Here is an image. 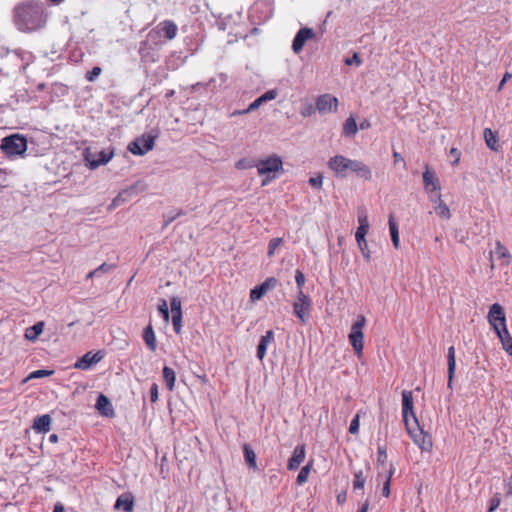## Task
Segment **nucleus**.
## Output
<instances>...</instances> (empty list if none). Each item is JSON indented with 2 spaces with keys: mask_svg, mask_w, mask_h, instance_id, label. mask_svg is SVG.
I'll use <instances>...</instances> for the list:
<instances>
[{
  "mask_svg": "<svg viewBox=\"0 0 512 512\" xmlns=\"http://www.w3.org/2000/svg\"><path fill=\"white\" fill-rule=\"evenodd\" d=\"M96 408L103 416L109 417L114 415V409L108 397L100 394L96 401Z\"/></svg>",
  "mask_w": 512,
  "mask_h": 512,
  "instance_id": "nucleus-20",
  "label": "nucleus"
},
{
  "mask_svg": "<svg viewBox=\"0 0 512 512\" xmlns=\"http://www.w3.org/2000/svg\"><path fill=\"white\" fill-rule=\"evenodd\" d=\"M157 137V134H143L137 137L128 145V151L134 155H145L147 152L151 151L154 148L155 139Z\"/></svg>",
  "mask_w": 512,
  "mask_h": 512,
  "instance_id": "nucleus-9",
  "label": "nucleus"
},
{
  "mask_svg": "<svg viewBox=\"0 0 512 512\" xmlns=\"http://www.w3.org/2000/svg\"><path fill=\"white\" fill-rule=\"evenodd\" d=\"M402 415L405 426L410 424L409 416L412 417L416 426H418V420L414 413L413 395L411 391L404 390L402 392Z\"/></svg>",
  "mask_w": 512,
  "mask_h": 512,
  "instance_id": "nucleus-12",
  "label": "nucleus"
},
{
  "mask_svg": "<svg viewBox=\"0 0 512 512\" xmlns=\"http://www.w3.org/2000/svg\"><path fill=\"white\" fill-rule=\"evenodd\" d=\"M306 455L305 446L298 445L295 447L291 458L288 460L287 468L289 470H297L304 461Z\"/></svg>",
  "mask_w": 512,
  "mask_h": 512,
  "instance_id": "nucleus-18",
  "label": "nucleus"
},
{
  "mask_svg": "<svg viewBox=\"0 0 512 512\" xmlns=\"http://www.w3.org/2000/svg\"><path fill=\"white\" fill-rule=\"evenodd\" d=\"M2 151L9 157L21 156L27 150V139L21 134H13L3 138Z\"/></svg>",
  "mask_w": 512,
  "mask_h": 512,
  "instance_id": "nucleus-6",
  "label": "nucleus"
},
{
  "mask_svg": "<svg viewBox=\"0 0 512 512\" xmlns=\"http://www.w3.org/2000/svg\"><path fill=\"white\" fill-rule=\"evenodd\" d=\"M158 311L163 316L165 321L169 320L170 315H169V310H168V305H167L166 300L160 299L159 305H158Z\"/></svg>",
  "mask_w": 512,
  "mask_h": 512,
  "instance_id": "nucleus-44",
  "label": "nucleus"
},
{
  "mask_svg": "<svg viewBox=\"0 0 512 512\" xmlns=\"http://www.w3.org/2000/svg\"><path fill=\"white\" fill-rule=\"evenodd\" d=\"M447 362H448V369H447V373H448V387L451 389L452 388V382H453V378H454V375H455V370H456V358H455V355H447Z\"/></svg>",
  "mask_w": 512,
  "mask_h": 512,
  "instance_id": "nucleus-33",
  "label": "nucleus"
},
{
  "mask_svg": "<svg viewBox=\"0 0 512 512\" xmlns=\"http://www.w3.org/2000/svg\"><path fill=\"white\" fill-rule=\"evenodd\" d=\"M53 512H64V507H63V505H62V504H60V503H57V504L54 506Z\"/></svg>",
  "mask_w": 512,
  "mask_h": 512,
  "instance_id": "nucleus-61",
  "label": "nucleus"
},
{
  "mask_svg": "<svg viewBox=\"0 0 512 512\" xmlns=\"http://www.w3.org/2000/svg\"><path fill=\"white\" fill-rule=\"evenodd\" d=\"M277 95H278V93L276 90H268L263 95H261L259 98H260V101L266 102V101L275 99L277 97Z\"/></svg>",
  "mask_w": 512,
  "mask_h": 512,
  "instance_id": "nucleus-51",
  "label": "nucleus"
},
{
  "mask_svg": "<svg viewBox=\"0 0 512 512\" xmlns=\"http://www.w3.org/2000/svg\"><path fill=\"white\" fill-rule=\"evenodd\" d=\"M143 339L145 341V344L147 345V347L151 350V351H155L156 350V347H157V344H156V337H155V333H154V330L152 328L151 325H148L145 329H144V333H143Z\"/></svg>",
  "mask_w": 512,
  "mask_h": 512,
  "instance_id": "nucleus-27",
  "label": "nucleus"
},
{
  "mask_svg": "<svg viewBox=\"0 0 512 512\" xmlns=\"http://www.w3.org/2000/svg\"><path fill=\"white\" fill-rule=\"evenodd\" d=\"M328 168L337 178H346L350 172L364 180L372 179V171L368 165L359 160L349 159L343 155H335L327 162Z\"/></svg>",
  "mask_w": 512,
  "mask_h": 512,
  "instance_id": "nucleus-2",
  "label": "nucleus"
},
{
  "mask_svg": "<svg viewBox=\"0 0 512 512\" xmlns=\"http://www.w3.org/2000/svg\"><path fill=\"white\" fill-rule=\"evenodd\" d=\"M369 507V502L365 501L361 507V509L358 512H367Z\"/></svg>",
  "mask_w": 512,
  "mask_h": 512,
  "instance_id": "nucleus-63",
  "label": "nucleus"
},
{
  "mask_svg": "<svg viewBox=\"0 0 512 512\" xmlns=\"http://www.w3.org/2000/svg\"><path fill=\"white\" fill-rule=\"evenodd\" d=\"M311 469V464H307L301 468L300 472L297 475L296 482L298 485H303L309 476V472Z\"/></svg>",
  "mask_w": 512,
  "mask_h": 512,
  "instance_id": "nucleus-34",
  "label": "nucleus"
},
{
  "mask_svg": "<svg viewBox=\"0 0 512 512\" xmlns=\"http://www.w3.org/2000/svg\"><path fill=\"white\" fill-rule=\"evenodd\" d=\"M368 232H359V231H356L355 233V238H356V241H357V244H358V247L362 253V256L367 260L369 261L370 258H371V252L368 248V243H367V240H366V235H367Z\"/></svg>",
  "mask_w": 512,
  "mask_h": 512,
  "instance_id": "nucleus-22",
  "label": "nucleus"
},
{
  "mask_svg": "<svg viewBox=\"0 0 512 512\" xmlns=\"http://www.w3.org/2000/svg\"><path fill=\"white\" fill-rule=\"evenodd\" d=\"M115 509H123L125 512H132L134 507V499L131 494L120 495L114 505Z\"/></svg>",
  "mask_w": 512,
  "mask_h": 512,
  "instance_id": "nucleus-21",
  "label": "nucleus"
},
{
  "mask_svg": "<svg viewBox=\"0 0 512 512\" xmlns=\"http://www.w3.org/2000/svg\"><path fill=\"white\" fill-rule=\"evenodd\" d=\"M94 277H100V276L97 274V272H96V270H95V269H94V270H92L91 272H89V273L87 274L86 279H91V278H94Z\"/></svg>",
  "mask_w": 512,
  "mask_h": 512,
  "instance_id": "nucleus-62",
  "label": "nucleus"
},
{
  "mask_svg": "<svg viewBox=\"0 0 512 512\" xmlns=\"http://www.w3.org/2000/svg\"><path fill=\"white\" fill-rule=\"evenodd\" d=\"M365 485V477L363 476L362 471H358L354 474V480H353V488L354 490L360 489L362 490Z\"/></svg>",
  "mask_w": 512,
  "mask_h": 512,
  "instance_id": "nucleus-37",
  "label": "nucleus"
},
{
  "mask_svg": "<svg viewBox=\"0 0 512 512\" xmlns=\"http://www.w3.org/2000/svg\"><path fill=\"white\" fill-rule=\"evenodd\" d=\"M358 132V126L353 116L348 117L343 124V135L345 137H354Z\"/></svg>",
  "mask_w": 512,
  "mask_h": 512,
  "instance_id": "nucleus-26",
  "label": "nucleus"
},
{
  "mask_svg": "<svg viewBox=\"0 0 512 512\" xmlns=\"http://www.w3.org/2000/svg\"><path fill=\"white\" fill-rule=\"evenodd\" d=\"M131 199L130 196L126 195V192L120 191L118 195L112 200L110 207H118Z\"/></svg>",
  "mask_w": 512,
  "mask_h": 512,
  "instance_id": "nucleus-35",
  "label": "nucleus"
},
{
  "mask_svg": "<svg viewBox=\"0 0 512 512\" xmlns=\"http://www.w3.org/2000/svg\"><path fill=\"white\" fill-rule=\"evenodd\" d=\"M163 378L166 382L167 388L172 391L175 386L176 375L172 368L165 366L163 368Z\"/></svg>",
  "mask_w": 512,
  "mask_h": 512,
  "instance_id": "nucleus-29",
  "label": "nucleus"
},
{
  "mask_svg": "<svg viewBox=\"0 0 512 512\" xmlns=\"http://www.w3.org/2000/svg\"><path fill=\"white\" fill-rule=\"evenodd\" d=\"M512 78V74L509 73V72H506L502 78V80L500 81L499 83V86H498V90H501L503 88V86L505 85V83Z\"/></svg>",
  "mask_w": 512,
  "mask_h": 512,
  "instance_id": "nucleus-60",
  "label": "nucleus"
},
{
  "mask_svg": "<svg viewBox=\"0 0 512 512\" xmlns=\"http://www.w3.org/2000/svg\"><path fill=\"white\" fill-rule=\"evenodd\" d=\"M413 428L411 424L406 426L407 432L412 438L413 442L421 448L423 451H429L432 448V439L427 433L418 426Z\"/></svg>",
  "mask_w": 512,
  "mask_h": 512,
  "instance_id": "nucleus-11",
  "label": "nucleus"
},
{
  "mask_svg": "<svg viewBox=\"0 0 512 512\" xmlns=\"http://www.w3.org/2000/svg\"><path fill=\"white\" fill-rule=\"evenodd\" d=\"M150 399L152 402H156L158 400V385L153 383L150 388Z\"/></svg>",
  "mask_w": 512,
  "mask_h": 512,
  "instance_id": "nucleus-58",
  "label": "nucleus"
},
{
  "mask_svg": "<svg viewBox=\"0 0 512 512\" xmlns=\"http://www.w3.org/2000/svg\"><path fill=\"white\" fill-rule=\"evenodd\" d=\"M495 253L499 257H503V258L504 257H510V254H509L508 250L505 248L504 245H502V243L500 241L496 242Z\"/></svg>",
  "mask_w": 512,
  "mask_h": 512,
  "instance_id": "nucleus-48",
  "label": "nucleus"
},
{
  "mask_svg": "<svg viewBox=\"0 0 512 512\" xmlns=\"http://www.w3.org/2000/svg\"><path fill=\"white\" fill-rule=\"evenodd\" d=\"M282 238H273L269 241L268 244V256H272L275 253V250L282 244Z\"/></svg>",
  "mask_w": 512,
  "mask_h": 512,
  "instance_id": "nucleus-42",
  "label": "nucleus"
},
{
  "mask_svg": "<svg viewBox=\"0 0 512 512\" xmlns=\"http://www.w3.org/2000/svg\"><path fill=\"white\" fill-rule=\"evenodd\" d=\"M393 159H394V164L401 163L403 168L406 169V161L399 152H396V151L393 152Z\"/></svg>",
  "mask_w": 512,
  "mask_h": 512,
  "instance_id": "nucleus-57",
  "label": "nucleus"
},
{
  "mask_svg": "<svg viewBox=\"0 0 512 512\" xmlns=\"http://www.w3.org/2000/svg\"><path fill=\"white\" fill-rule=\"evenodd\" d=\"M315 110H317L316 107H313L311 104H309L302 108L300 114L303 117H309L315 113Z\"/></svg>",
  "mask_w": 512,
  "mask_h": 512,
  "instance_id": "nucleus-56",
  "label": "nucleus"
},
{
  "mask_svg": "<svg viewBox=\"0 0 512 512\" xmlns=\"http://www.w3.org/2000/svg\"><path fill=\"white\" fill-rule=\"evenodd\" d=\"M44 322L40 321L25 330V338L29 341H35L43 332Z\"/></svg>",
  "mask_w": 512,
  "mask_h": 512,
  "instance_id": "nucleus-24",
  "label": "nucleus"
},
{
  "mask_svg": "<svg viewBox=\"0 0 512 512\" xmlns=\"http://www.w3.org/2000/svg\"><path fill=\"white\" fill-rule=\"evenodd\" d=\"M366 324V318L363 315H359L357 320L352 324L350 333L348 335L349 341L357 355H361L363 351V328Z\"/></svg>",
  "mask_w": 512,
  "mask_h": 512,
  "instance_id": "nucleus-7",
  "label": "nucleus"
},
{
  "mask_svg": "<svg viewBox=\"0 0 512 512\" xmlns=\"http://www.w3.org/2000/svg\"><path fill=\"white\" fill-rule=\"evenodd\" d=\"M450 155L455 157V160L453 161L452 165L456 166L460 160V152L456 148H451Z\"/></svg>",
  "mask_w": 512,
  "mask_h": 512,
  "instance_id": "nucleus-59",
  "label": "nucleus"
},
{
  "mask_svg": "<svg viewBox=\"0 0 512 512\" xmlns=\"http://www.w3.org/2000/svg\"><path fill=\"white\" fill-rule=\"evenodd\" d=\"M377 462L380 465H384L387 461V451L385 445H379L377 449Z\"/></svg>",
  "mask_w": 512,
  "mask_h": 512,
  "instance_id": "nucleus-43",
  "label": "nucleus"
},
{
  "mask_svg": "<svg viewBox=\"0 0 512 512\" xmlns=\"http://www.w3.org/2000/svg\"><path fill=\"white\" fill-rule=\"evenodd\" d=\"M439 204L434 206L435 212L443 219H449L451 217L449 207L442 201L441 194H438Z\"/></svg>",
  "mask_w": 512,
  "mask_h": 512,
  "instance_id": "nucleus-32",
  "label": "nucleus"
},
{
  "mask_svg": "<svg viewBox=\"0 0 512 512\" xmlns=\"http://www.w3.org/2000/svg\"><path fill=\"white\" fill-rule=\"evenodd\" d=\"M483 136H484L486 145L491 150H494V151L498 150L497 137H496V135L494 134V132L490 128H485L484 129Z\"/></svg>",
  "mask_w": 512,
  "mask_h": 512,
  "instance_id": "nucleus-30",
  "label": "nucleus"
},
{
  "mask_svg": "<svg viewBox=\"0 0 512 512\" xmlns=\"http://www.w3.org/2000/svg\"><path fill=\"white\" fill-rule=\"evenodd\" d=\"M362 63V60L359 57L358 53H354L352 57L345 59V64L348 66H351L352 64H356L357 66H360Z\"/></svg>",
  "mask_w": 512,
  "mask_h": 512,
  "instance_id": "nucleus-55",
  "label": "nucleus"
},
{
  "mask_svg": "<svg viewBox=\"0 0 512 512\" xmlns=\"http://www.w3.org/2000/svg\"><path fill=\"white\" fill-rule=\"evenodd\" d=\"M338 108V99L331 94H322L316 100V109L320 114L335 113Z\"/></svg>",
  "mask_w": 512,
  "mask_h": 512,
  "instance_id": "nucleus-13",
  "label": "nucleus"
},
{
  "mask_svg": "<svg viewBox=\"0 0 512 512\" xmlns=\"http://www.w3.org/2000/svg\"><path fill=\"white\" fill-rule=\"evenodd\" d=\"M423 183L427 192L432 193L436 190H440L439 179L437 178L435 172L431 171L428 166H426V169L423 172Z\"/></svg>",
  "mask_w": 512,
  "mask_h": 512,
  "instance_id": "nucleus-17",
  "label": "nucleus"
},
{
  "mask_svg": "<svg viewBox=\"0 0 512 512\" xmlns=\"http://www.w3.org/2000/svg\"><path fill=\"white\" fill-rule=\"evenodd\" d=\"M393 473H394V468L391 465L390 469L388 471V475L386 477V480H385V482L383 484V489H382V494L385 497H388L390 495V480H391V477H392Z\"/></svg>",
  "mask_w": 512,
  "mask_h": 512,
  "instance_id": "nucleus-40",
  "label": "nucleus"
},
{
  "mask_svg": "<svg viewBox=\"0 0 512 512\" xmlns=\"http://www.w3.org/2000/svg\"><path fill=\"white\" fill-rule=\"evenodd\" d=\"M146 184L142 181H137L133 185L127 187L126 189H123V192H126V195L130 196L131 198L138 195L141 192H144L146 190Z\"/></svg>",
  "mask_w": 512,
  "mask_h": 512,
  "instance_id": "nucleus-31",
  "label": "nucleus"
},
{
  "mask_svg": "<svg viewBox=\"0 0 512 512\" xmlns=\"http://www.w3.org/2000/svg\"><path fill=\"white\" fill-rule=\"evenodd\" d=\"M263 102L260 101V98L258 97L257 99H255L252 103L249 104V106L245 109V110H242V111H234L232 115H241V114H246V113H250L256 109H258L260 107V105L262 104Z\"/></svg>",
  "mask_w": 512,
  "mask_h": 512,
  "instance_id": "nucleus-38",
  "label": "nucleus"
},
{
  "mask_svg": "<svg viewBox=\"0 0 512 512\" xmlns=\"http://www.w3.org/2000/svg\"><path fill=\"white\" fill-rule=\"evenodd\" d=\"M103 356L101 351L87 352L75 362L74 367L80 370H89L93 365L99 363Z\"/></svg>",
  "mask_w": 512,
  "mask_h": 512,
  "instance_id": "nucleus-15",
  "label": "nucleus"
},
{
  "mask_svg": "<svg viewBox=\"0 0 512 512\" xmlns=\"http://www.w3.org/2000/svg\"><path fill=\"white\" fill-rule=\"evenodd\" d=\"M358 222H359V226H358L356 231L368 232L370 225H369V221H368L367 215H365V214L359 215L358 216Z\"/></svg>",
  "mask_w": 512,
  "mask_h": 512,
  "instance_id": "nucleus-41",
  "label": "nucleus"
},
{
  "mask_svg": "<svg viewBox=\"0 0 512 512\" xmlns=\"http://www.w3.org/2000/svg\"><path fill=\"white\" fill-rule=\"evenodd\" d=\"M184 212L181 209L171 211L164 215V227H167L170 223H172L175 219L183 215Z\"/></svg>",
  "mask_w": 512,
  "mask_h": 512,
  "instance_id": "nucleus-36",
  "label": "nucleus"
},
{
  "mask_svg": "<svg viewBox=\"0 0 512 512\" xmlns=\"http://www.w3.org/2000/svg\"><path fill=\"white\" fill-rule=\"evenodd\" d=\"M13 23L24 33L36 32L47 23V7L40 0H24L13 8Z\"/></svg>",
  "mask_w": 512,
  "mask_h": 512,
  "instance_id": "nucleus-1",
  "label": "nucleus"
},
{
  "mask_svg": "<svg viewBox=\"0 0 512 512\" xmlns=\"http://www.w3.org/2000/svg\"><path fill=\"white\" fill-rule=\"evenodd\" d=\"M274 341V332L272 330L266 331V333L260 338L259 344L257 346V357L259 360H263L267 347L270 343Z\"/></svg>",
  "mask_w": 512,
  "mask_h": 512,
  "instance_id": "nucleus-19",
  "label": "nucleus"
},
{
  "mask_svg": "<svg viewBox=\"0 0 512 512\" xmlns=\"http://www.w3.org/2000/svg\"><path fill=\"white\" fill-rule=\"evenodd\" d=\"M83 155L86 166L91 170H95L98 167L107 164L114 157V148L97 151L89 147L84 150Z\"/></svg>",
  "mask_w": 512,
  "mask_h": 512,
  "instance_id": "nucleus-5",
  "label": "nucleus"
},
{
  "mask_svg": "<svg viewBox=\"0 0 512 512\" xmlns=\"http://www.w3.org/2000/svg\"><path fill=\"white\" fill-rule=\"evenodd\" d=\"M243 453L248 467L253 469L254 471H257L258 466L256 462V454L249 444H244Z\"/></svg>",
  "mask_w": 512,
  "mask_h": 512,
  "instance_id": "nucleus-25",
  "label": "nucleus"
},
{
  "mask_svg": "<svg viewBox=\"0 0 512 512\" xmlns=\"http://www.w3.org/2000/svg\"><path fill=\"white\" fill-rule=\"evenodd\" d=\"M359 415H356L352 420H351V423H350V426H349V432L351 434H356L358 431H359Z\"/></svg>",
  "mask_w": 512,
  "mask_h": 512,
  "instance_id": "nucleus-54",
  "label": "nucleus"
},
{
  "mask_svg": "<svg viewBox=\"0 0 512 512\" xmlns=\"http://www.w3.org/2000/svg\"><path fill=\"white\" fill-rule=\"evenodd\" d=\"M488 321L498 336L502 348L512 355V337L506 327V316L502 306L494 303L488 313Z\"/></svg>",
  "mask_w": 512,
  "mask_h": 512,
  "instance_id": "nucleus-3",
  "label": "nucleus"
},
{
  "mask_svg": "<svg viewBox=\"0 0 512 512\" xmlns=\"http://www.w3.org/2000/svg\"><path fill=\"white\" fill-rule=\"evenodd\" d=\"M315 32L312 28L303 27L299 29L292 42V50L295 54L302 51L307 40L313 39Z\"/></svg>",
  "mask_w": 512,
  "mask_h": 512,
  "instance_id": "nucleus-14",
  "label": "nucleus"
},
{
  "mask_svg": "<svg viewBox=\"0 0 512 512\" xmlns=\"http://www.w3.org/2000/svg\"><path fill=\"white\" fill-rule=\"evenodd\" d=\"M311 306L310 297L303 291H298L297 299L293 303V313L303 324L308 322Z\"/></svg>",
  "mask_w": 512,
  "mask_h": 512,
  "instance_id": "nucleus-10",
  "label": "nucleus"
},
{
  "mask_svg": "<svg viewBox=\"0 0 512 512\" xmlns=\"http://www.w3.org/2000/svg\"><path fill=\"white\" fill-rule=\"evenodd\" d=\"M295 281H296L299 291H303L302 288L305 283V276L300 270H296Z\"/></svg>",
  "mask_w": 512,
  "mask_h": 512,
  "instance_id": "nucleus-52",
  "label": "nucleus"
},
{
  "mask_svg": "<svg viewBox=\"0 0 512 512\" xmlns=\"http://www.w3.org/2000/svg\"><path fill=\"white\" fill-rule=\"evenodd\" d=\"M114 268H115L114 264L103 263L100 266H98L95 270H96L97 274L99 276H101L102 274L112 271Z\"/></svg>",
  "mask_w": 512,
  "mask_h": 512,
  "instance_id": "nucleus-47",
  "label": "nucleus"
},
{
  "mask_svg": "<svg viewBox=\"0 0 512 512\" xmlns=\"http://www.w3.org/2000/svg\"><path fill=\"white\" fill-rule=\"evenodd\" d=\"M52 373H53V371H51V370H44V369L36 370V371H33L29 375V378H43V377L50 376Z\"/></svg>",
  "mask_w": 512,
  "mask_h": 512,
  "instance_id": "nucleus-50",
  "label": "nucleus"
},
{
  "mask_svg": "<svg viewBox=\"0 0 512 512\" xmlns=\"http://www.w3.org/2000/svg\"><path fill=\"white\" fill-rule=\"evenodd\" d=\"M178 27L172 20H164L153 28L147 35V39L140 43L139 52L142 54L148 43L151 41L157 43L161 37V33L167 40H173L177 36Z\"/></svg>",
  "mask_w": 512,
  "mask_h": 512,
  "instance_id": "nucleus-4",
  "label": "nucleus"
},
{
  "mask_svg": "<svg viewBox=\"0 0 512 512\" xmlns=\"http://www.w3.org/2000/svg\"><path fill=\"white\" fill-rule=\"evenodd\" d=\"M283 162L278 156H270L265 160H261L257 165L259 175H267L266 179L262 181V186L268 184L270 180L275 178V175L269 176L268 174L277 172L282 169Z\"/></svg>",
  "mask_w": 512,
  "mask_h": 512,
  "instance_id": "nucleus-8",
  "label": "nucleus"
},
{
  "mask_svg": "<svg viewBox=\"0 0 512 512\" xmlns=\"http://www.w3.org/2000/svg\"><path fill=\"white\" fill-rule=\"evenodd\" d=\"M309 183L312 187H314L316 189H320L323 184V176L321 174H318L315 177H311L309 179Z\"/></svg>",
  "mask_w": 512,
  "mask_h": 512,
  "instance_id": "nucleus-49",
  "label": "nucleus"
},
{
  "mask_svg": "<svg viewBox=\"0 0 512 512\" xmlns=\"http://www.w3.org/2000/svg\"><path fill=\"white\" fill-rule=\"evenodd\" d=\"M278 284V280L274 277L267 278L262 284L254 287L250 291V299L252 301L260 300L264 294L271 289H274Z\"/></svg>",
  "mask_w": 512,
  "mask_h": 512,
  "instance_id": "nucleus-16",
  "label": "nucleus"
},
{
  "mask_svg": "<svg viewBox=\"0 0 512 512\" xmlns=\"http://www.w3.org/2000/svg\"><path fill=\"white\" fill-rule=\"evenodd\" d=\"M388 224H389V230H390V235H391V240H392L393 246L396 249H398L399 248V242H400V240H399V230H398V225L395 222V220H394L392 215H390V217H389Z\"/></svg>",
  "mask_w": 512,
  "mask_h": 512,
  "instance_id": "nucleus-28",
  "label": "nucleus"
},
{
  "mask_svg": "<svg viewBox=\"0 0 512 512\" xmlns=\"http://www.w3.org/2000/svg\"><path fill=\"white\" fill-rule=\"evenodd\" d=\"M51 417L48 414H44L35 418L33 423V429L40 433H45L50 430Z\"/></svg>",
  "mask_w": 512,
  "mask_h": 512,
  "instance_id": "nucleus-23",
  "label": "nucleus"
},
{
  "mask_svg": "<svg viewBox=\"0 0 512 512\" xmlns=\"http://www.w3.org/2000/svg\"><path fill=\"white\" fill-rule=\"evenodd\" d=\"M500 494L496 493L489 501L488 512H494L500 505Z\"/></svg>",
  "mask_w": 512,
  "mask_h": 512,
  "instance_id": "nucleus-45",
  "label": "nucleus"
},
{
  "mask_svg": "<svg viewBox=\"0 0 512 512\" xmlns=\"http://www.w3.org/2000/svg\"><path fill=\"white\" fill-rule=\"evenodd\" d=\"M57 440H58V436H57L56 434H51V435L49 436V441H50V442L55 443V442H57Z\"/></svg>",
  "mask_w": 512,
  "mask_h": 512,
  "instance_id": "nucleus-64",
  "label": "nucleus"
},
{
  "mask_svg": "<svg viewBox=\"0 0 512 512\" xmlns=\"http://www.w3.org/2000/svg\"><path fill=\"white\" fill-rule=\"evenodd\" d=\"M170 306H171L172 316L182 315L181 301L178 297L171 298Z\"/></svg>",
  "mask_w": 512,
  "mask_h": 512,
  "instance_id": "nucleus-39",
  "label": "nucleus"
},
{
  "mask_svg": "<svg viewBox=\"0 0 512 512\" xmlns=\"http://www.w3.org/2000/svg\"><path fill=\"white\" fill-rule=\"evenodd\" d=\"M101 72H102V69L100 67L96 66L92 70H90L86 73L85 78L88 81L93 82L101 74Z\"/></svg>",
  "mask_w": 512,
  "mask_h": 512,
  "instance_id": "nucleus-46",
  "label": "nucleus"
},
{
  "mask_svg": "<svg viewBox=\"0 0 512 512\" xmlns=\"http://www.w3.org/2000/svg\"><path fill=\"white\" fill-rule=\"evenodd\" d=\"M181 322H182V315H175V316H172V324H173V328H174V331L179 334L180 331H181Z\"/></svg>",
  "mask_w": 512,
  "mask_h": 512,
  "instance_id": "nucleus-53",
  "label": "nucleus"
}]
</instances>
